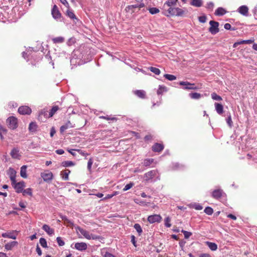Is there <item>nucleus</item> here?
<instances>
[{"instance_id":"1","label":"nucleus","mask_w":257,"mask_h":257,"mask_svg":"<svg viewBox=\"0 0 257 257\" xmlns=\"http://www.w3.org/2000/svg\"><path fill=\"white\" fill-rule=\"evenodd\" d=\"M7 123L10 129L15 130L18 127V119L14 116H10L7 119Z\"/></svg>"},{"instance_id":"2","label":"nucleus","mask_w":257,"mask_h":257,"mask_svg":"<svg viewBox=\"0 0 257 257\" xmlns=\"http://www.w3.org/2000/svg\"><path fill=\"white\" fill-rule=\"evenodd\" d=\"M209 24L210 25V28H209V31L212 34L215 35L219 32V23L217 22H215L214 21H210L209 22Z\"/></svg>"},{"instance_id":"3","label":"nucleus","mask_w":257,"mask_h":257,"mask_svg":"<svg viewBox=\"0 0 257 257\" xmlns=\"http://www.w3.org/2000/svg\"><path fill=\"white\" fill-rule=\"evenodd\" d=\"M41 176L44 181L47 183L51 182L53 178V173L49 170H46L41 173Z\"/></svg>"},{"instance_id":"4","label":"nucleus","mask_w":257,"mask_h":257,"mask_svg":"<svg viewBox=\"0 0 257 257\" xmlns=\"http://www.w3.org/2000/svg\"><path fill=\"white\" fill-rule=\"evenodd\" d=\"M179 84L184 86L183 88L185 90H196L197 89L194 83H191L188 81H180Z\"/></svg>"},{"instance_id":"5","label":"nucleus","mask_w":257,"mask_h":257,"mask_svg":"<svg viewBox=\"0 0 257 257\" xmlns=\"http://www.w3.org/2000/svg\"><path fill=\"white\" fill-rule=\"evenodd\" d=\"M158 171L153 170L150 171L144 174V179L146 181H149L156 176Z\"/></svg>"},{"instance_id":"6","label":"nucleus","mask_w":257,"mask_h":257,"mask_svg":"<svg viewBox=\"0 0 257 257\" xmlns=\"http://www.w3.org/2000/svg\"><path fill=\"white\" fill-rule=\"evenodd\" d=\"M162 218L161 215L159 214H154L150 215L148 217V221L150 223H154L155 222H160Z\"/></svg>"},{"instance_id":"7","label":"nucleus","mask_w":257,"mask_h":257,"mask_svg":"<svg viewBox=\"0 0 257 257\" xmlns=\"http://www.w3.org/2000/svg\"><path fill=\"white\" fill-rule=\"evenodd\" d=\"M75 228L76 229V231L77 232H80V233L86 239H90V233L87 230L83 229L82 228L80 227L79 226H77L75 227Z\"/></svg>"},{"instance_id":"8","label":"nucleus","mask_w":257,"mask_h":257,"mask_svg":"<svg viewBox=\"0 0 257 257\" xmlns=\"http://www.w3.org/2000/svg\"><path fill=\"white\" fill-rule=\"evenodd\" d=\"M51 14L53 18L56 20L60 18L61 17V14L56 5L53 6L51 11Z\"/></svg>"},{"instance_id":"9","label":"nucleus","mask_w":257,"mask_h":257,"mask_svg":"<svg viewBox=\"0 0 257 257\" xmlns=\"http://www.w3.org/2000/svg\"><path fill=\"white\" fill-rule=\"evenodd\" d=\"M18 112L21 114H30L32 110L30 107L28 106H21L18 109Z\"/></svg>"},{"instance_id":"10","label":"nucleus","mask_w":257,"mask_h":257,"mask_svg":"<svg viewBox=\"0 0 257 257\" xmlns=\"http://www.w3.org/2000/svg\"><path fill=\"white\" fill-rule=\"evenodd\" d=\"M25 187V183L24 181H22L19 182H18L17 184H16L15 186H14V189L16 190V192L18 193H22L23 191L24 188Z\"/></svg>"},{"instance_id":"11","label":"nucleus","mask_w":257,"mask_h":257,"mask_svg":"<svg viewBox=\"0 0 257 257\" xmlns=\"http://www.w3.org/2000/svg\"><path fill=\"white\" fill-rule=\"evenodd\" d=\"M17 231L16 230H13L10 232L3 233L2 236L3 237H7L15 239L17 238Z\"/></svg>"},{"instance_id":"12","label":"nucleus","mask_w":257,"mask_h":257,"mask_svg":"<svg viewBox=\"0 0 257 257\" xmlns=\"http://www.w3.org/2000/svg\"><path fill=\"white\" fill-rule=\"evenodd\" d=\"M145 5L144 3H140L139 4H136V5H130L126 7L125 10L126 11L130 12V11H132V13H134L135 11L134 10V9L136 8H139L141 9L142 8L145 7Z\"/></svg>"},{"instance_id":"13","label":"nucleus","mask_w":257,"mask_h":257,"mask_svg":"<svg viewBox=\"0 0 257 257\" xmlns=\"http://www.w3.org/2000/svg\"><path fill=\"white\" fill-rule=\"evenodd\" d=\"M75 248L81 251L85 250L87 248V244L83 242H77L75 244Z\"/></svg>"},{"instance_id":"14","label":"nucleus","mask_w":257,"mask_h":257,"mask_svg":"<svg viewBox=\"0 0 257 257\" xmlns=\"http://www.w3.org/2000/svg\"><path fill=\"white\" fill-rule=\"evenodd\" d=\"M237 12L244 16L248 15V8L246 6H241L237 9Z\"/></svg>"},{"instance_id":"15","label":"nucleus","mask_w":257,"mask_h":257,"mask_svg":"<svg viewBox=\"0 0 257 257\" xmlns=\"http://www.w3.org/2000/svg\"><path fill=\"white\" fill-rule=\"evenodd\" d=\"M223 193V190L218 189L214 190L212 193V197L216 199H218L221 197Z\"/></svg>"},{"instance_id":"16","label":"nucleus","mask_w":257,"mask_h":257,"mask_svg":"<svg viewBox=\"0 0 257 257\" xmlns=\"http://www.w3.org/2000/svg\"><path fill=\"white\" fill-rule=\"evenodd\" d=\"M10 154L12 158L13 159H20L21 155L19 154V150L18 148L13 149Z\"/></svg>"},{"instance_id":"17","label":"nucleus","mask_w":257,"mask_h":257,"mask_svg":"<svg viewBox=\"0 0 257 257\" xmlns=\"http://www.w3.org/2000/svg\"><path fill=\"white\" fill-rule=\"evenodd\" d=\"M185 166L183 164L179 163H174L172 164V169L174 171L183 170L185 169Z\"/></svg>"},{"instance_id":"18","label":"nucleus","mask_w":257,"mask_h":257,"mask_svg":"<svg viewBox=\"0 0 257 257\" xmlns=\"http://www.w3.org/2000/svg\"><path fill=\"white\" fill-rule=\"evenodd\" d=\"M179 3V1L178 0H168L167 1L164 5V9L167 7H172L174 6H176L177 4Z\"/></svg>"},{"instance_id":"19","label":"nucleus","mask_w":257,"mask_h":257,"mask_svg":"<svg viewBox=\"0 0 257 257\" xmlns=\"http://www.w3.org/2000/svg\"><path fill=\"white\" fill-rule=\"evenodd\" d=\"M74 126L72 124L70 121L68 120L65 124L60 127V131L61 133H63L65 130L69 128L73 127Z\"/></svg>"},{"instance_id":"20","label":"nucleus","mask_w":257,"mask_h":257,"mask_svg":"<svg viewBox=\"0 0 257 257\" xmlns=\"http://www.w3.org/2000/svg\"><path fill=\"white\" fill-rule=\"evenodd\" d=\"M164 149L163 145L159 143H156L152 146V150L155 152H160Z\"/></svg>"},{"instance_id":"21","label":"nucleus","mask_w":257,"mask_h":257,"mask_svg":"<svg viewBox=\"0 0 257 257\" xmlns=\"http://www.w3.org/2000/svg\"><path fill=\"white\" fill-rule=\"evenodd\" d=\"M42 229L46 231L49 235H52L54 234V230L47 224H44L42 226Z\"/></svg>"},{"instance_id":"22","label":"nucleus","mask_w":257,"mask_h":257,"mask_svg":"<svg viewBox=\"0 0 257 257\" xmlns=\"http://www.w3.org/2000/svg\"><path fill=\"white\" fill-rule=\"evenodd\" d=\"M18 242L16 241H11V242L5 244V249L7 250H12L13 247L17 246Z\"/></svg>"},{"instance_id":"23","label":"nucleus","mask_w":257,"mask_h":257,"mask_svg":"<svg viewBox=\"0 0 257 257\" xmlns=\"http://www.w3.org/2000/svg\"><path fill=\"white\" fill-rule=\"evenodd\" d=\"M227 11L224 9L219 7L216 10L214 14L216 16H221L225 15Z\"/></svg>"},{"instance_id":"24","label":"nucleus","mask_w":257,"mask_h":257,"mask_svg":"<svg viewBox=\"0 0 257 257\" xmlns=\"http://www.w3.org/2000/svg\"><path fill=\"white\" fill-rule=\"evenodd\" d=\"M205 244L208 246L212 251H215L217 249V245L214 242L206 241Z\"/></svg>"},{"instance_id":"25","label":"nucleus","mask_w":257,"mask_h":257,"mask_svg":"<svg viewBox=\"0 0 257 257\" xmlns=\"http://www.w3.org/2000/svg\"><path fill=\"white\" fill-rule=\"evenodd\" d=\"M215 110L219 114H221L223 112V105L218 103H215Z\"/></svg>"},{"instance_id":"26","label":"nucleus","mask_w":257,"mask_h":257,"mask_svg":"<svg viewBox=\"0 0 257 257\" xmlns=\"http://www.w3.org/2000/svg\"><path fill=\"white\" fill-rule=\"evenodd\" d=\"M37 128H38V125L36 122H31L29 124V130L30 132H32V133H35L36 132Z\"/></svg>"},{"instance_id":"27","label":"nucleus","mask_w":257,"mask_h":257,"mask_svg":"<svg viewBox=\"0 0 257 257\" xmlns=\"http://www.w3.org/2000/svg\"><path fill=\"white\" fill-rule=\"evenodd\" d=\"M135 95L141 98H145L146 96V92L143 90H138L134 92Z\"/></svg>"},{"instance_id":"28","label":"nucleus","mask_w":257,"mask_h":257,"mask_svg":"<svg viewBox=\"0 0 257 257\" xmlns=\"http://www.w3.org/2000/svg\"><path fill=\"white\" fill-rule=\"evenodd\" d=\"M27 167L26 165H24L21 168L20 175L21 176L24 178L27 177Z\"/></svg>"},{"instance_id":"29","label":"nucleus","mask_w":257,"mask_h":257,"mask_svg":"<svg viewBox=\"0 0 257 257\" xmlns=\"http://www.w3.org/2000/svg\"><path fill=\"white\" fill-rule=\"evenodd\" d=\"M53 42L55 44H60L62 43L65 41V38L63 37H58L56 38H54L52 39Z\"/></svg>"},{"instance_id":"30","label":"nucleus","mask_w":257,"mask_h":257,"mask_svg":"<svg viewBox=\"0 0 257 257\" xmlns=\"http://www.w3.org/2000/svg\"><path fill=\"white\" fill-rule=\"evenodd\" d=\"M8 174L10 179H13L16 177V171L12 168H10L8 170Z\"/></svg>"},{"instance_id":"31","label":"nucleus","mask_w":257,"mask_h":257,"mask_svg":"<svg viewBox=\"0 0 257 257\" xmlns=\"http://www.w3.org/2000/svg\"><path fill=\"white\" fill-rule=\"evenodd\" d=\"M70 173V171L67 169L65 170L63 172H61V175L64 180H68L69 179V174Z\"/></svg>"},{"instance_id":"32","label":"nucleus","mask_w":257,"mask_h":257,"mask_svg":"<svg viewBox=\"0 0 257 257\" xmlns=\"http://www.w3.org/2000/svg\"><path fill=\"white\" fill-rule=\"evenodd\" d=\"M154 162L153 159H146L142 162L143 166L145 167H149Z\"/></svg>"},{"instance_id":"33","label":"nucleus","mask_w":257,"mask_h":257,"mask_svg":"<svg viewBox=\"0 0 257 257\" xmlns=\"http://www.w3.org/2000/svg\"><path fill=\"white\" fill-rule=\"evenodd\" d=\"M190 4L196 7H200L202 5V0H192Z\"/></svg>"},{"instance_id":"34","label":"nucleus","mask_w":257,"mask_h":257,"mask_svg":"<svg viewBox=\"0 0 257 257\" xmlns=\"http://www.w3.org/2000/svg\"><path fill=\"white\" fill-rule=\"evenodd\" d=\"M167 11L169 15H172V16H176L177 8H173L172 7H169V8L167 10Z\"/></svg>"},{"instance_id":"35","label":"nucleus","mask_w":257,"mask_h":257,"mask_svg":"<svg viewBox=\"0 0 257 257\" xmlns=\"http://www.w3.org/2000/svg\"><path fill=\"white\" fill-rule=\"evenodd\" d=\"M75 163L71 161H65L62 162V166L65 167H68L74 166Z\"/></svg>"},{"instance_id":"36","label":"nucleus","mask_w":257,"mask_h":257,"mask_svg":"<svg viewBox=\"0 0 257 257\" xmlns=\"http://www.w3.org/2000/svg\"><path fill=\"white\" fill-rule=\"evenodd\" d=\"M66 16L72 20L77 19L74 13L70 10H68L66 12Z\"/></svg>"},{"instance_id":"37","label":"nucleus","mask_w":257,"mask_h":257,"mask_svg":"<svg viewBox=\"0 0 257 257\" xmlns=\"http://www.w3.org/2000/svg\"><path fill=\"white\" fill-rule=\"evenodd\" d=\"M190 97L192 99H197L201 97V94L199 93L194 92L189 94Z\"/></svg>"},{"instance_id":"38","label":"nucleus","mask_w":257,"mask_h":257,"mask_svg":"<svg viewBox=\"0 0 257 257\" xmlns=\"http://www.w3.org/2000/svg\"><path fill=\"white\" fill-rule=\"evenodd\" d=\"M164 77L170 81H173L176 79V77L172 74H166L164 75Z\"/></svg>"},{"instance_id":"39","label":"nucleus","mask_w":257,"mask_h":257,"mask_svg":"<svg viewBox=\"0 0 257 257\" xmlns=\"http://www.w3.org/2000/svg\"><path fill=\"white\" fill-rule=\"evenodd\" d=\"M134 227L139 233V235H140L143 232L141 225L138 223H136L135 224Z\"/></svg>"},{"instance_id":"40","label":"nucleus","mask_w":257,"mask_h":257,"mask_svg":"<svg viewBox=\"0 0 257 257\" xmlns=\"http://www.w3.org/2000/svg\"><path fill=\"white\" fill-rule=\"evenodd\" d=\"M39 242H40L41 245L43 247L46 248L48 247L47 241L44 238H43V237L40 238V240H39Z\"/></svg>"},{"instance_id":"41","label":"nucleus","mask_w":257,"mask_h":257,"mask_svg":"<svg viewBox=\"0 0 257 257\" xmlns=\"http://www.w3.org/2000/svg\"><path fill=\"white\" fill-rule=\"evenodd\" d=\"M59 107L58 106H54L51 108L50 112H49V116L50 117H52L54 113L58 110Z\"/></svg>"},{"instance_id":"42","label":"nucleus","mask_w":257,"mask_h":257,"mask_svg":"<svg viewBox=\"0 0 257 257\" xmlns=\"http://www.w3.org/2000/svg\"><path fill=\"white\" fill-rule=\"evenodd\" d=\"M204 212L207 214V215H212V213H213V209L210 207H206L204 210Z\"/></svg>"},{"instance_id":"43","label":"nucleus","mask_w":257,"mask_h":257,"mask_svg":"<svg viewBox=\"0 0 257 257\" xmlns=\"http://www.w3.org/2000/svg\"><path fill=\"white\" fill-rule=\"evenodd\" d=\"M149 70L156 75H159L161 73L160 69L156 67H150Z\"/></svg>"},{"instance_id":"44","label":"nucleus","mask_w":257,"mask_h":257,"mask_svg":"<svg viewBox=\"0 0 257 257\" xmlns=\"http://www.w3.org/2000/svg\"><path fill=\"white\" fill-rule=\"evenodd\" d=\"M165 225L167 227H170L171 226V218L169 216H167L165 218Z\"/></svg>"},{"instance_id":"45","label":"nucleus","mask_w":257,"mask_h":257,"mask_svg":"<svg viewBox=\"0 0 257 257\" xmlns=\"http://www.w3.org/2000/svg\"><path fill=\"white\" fill-rule=\"evenodd\" d=\"M23 195H26V194H28L30 196H32V190L31 188H27L26 189L22 191Z\"/></svg>"},{"instance_id":"46","label":"nucleus","mask_w":257,"mask_h":257,"mask_svg":"<svg viewBox=\"0 0 257 257\" xmlns=\"http://www.w3.org/2000/svg\"><path fill=\"white\" fill-rule=\"evenodd\" d=\"M211 98L213 100H217V101H220V100H222V97L221 96H220L219 95H218L215 93H212L211 94Z\"/></svg>"},{"instance_id":"47","label":"nucleus","mask_w":257,"mask_h":257,"mask_svg":"<svg viewBox=\"0 0 257 257\" xmlns=\"http://www.w3.org/2000/svg\"><path fill=\"white\" fill-rule=\"evenodd\" d=\"M148 10L149 11V12L152 15L157 14L160 12V10L157 8H149Z\"/></svg>"},{"instance_id":"48","label":"nucleus","mask_w":257,"mask_h":257,"mask_svg":"<svg viewBox=\"0 0 257 257\" xmlns=\"http://www.w3.org/2000/svg\"><path fill=\"white\" fill-rule=\"evenodd\" d=\"M100 118H101V119H106L107 120H117V118L115 117H110L108 115H106V116H100L99 117Z\"/></svg>"},{"instance_id":"49","label":"nucleus","mask_w":257,"mask_h":257,"mask_svg":"<svg viewBox=\"0 0 257 257\" xmlns=\"http://www.w3.org/2000/svg\"><path fill=\"white\" fill-rule=\"evenodd\" d=\"M185 11L182 9L177 8L176 15L177 16H182L184 15Z\"/></svg>"},{"instance_id":"50","label":"nucleus","mask_w":257,"mask_h":257,"mask_svg":"<svg viewBox=\"0 0 257 257\" xmlns=\"http://www.w3.org/2000/svg\"><path fill=\"white\" fill-rule=\"evenodd\" d=\"M181 232L184 234V237L186 239L190 237V236L192 235V233L191 232H189L184 230H182Z\"/></svg>"},{"instance_id":"51","label":"nucleus","mask_w":257,"mask_h":257,"mask_svg":"<svg viewBox=\"0 0 257 257\" xmlns=\"http://www.w3.org/2000/svg\"><path fill=\"white\" fill-rule=\"evenodd\" d=\"M134 185V183L130 182L129 184H126L123 189V191H126L131 189Z\"/></svg>"},{"instance_id":"52","label":"nucleus","mask_w":257,"mask_h":257,"mask_svg":"<svg viewBox=\"0 0 257 257\" xmlns=\"http://www.w3.org/2000/svg\"><path fill=\"white\" fill-rule=\"evenodd\" d=\"M93 163V161L92 158H90L87 163V169L89 170V171H90V172L91 171V167H92Z\"/></svg>"},{"instance_id":"53","label":"nucleus","mask_w":257,"mask_h":257,"mask_svg":"<svg viewBox=\"0 0 257 257\" xmlns=\"http://www.w3.org/2000/svg\"><path fill=\"white\" fill-rule=\"evenodd\" d=\"M226 120V122L228 124V125L230 127H231L232 126V119H231V115L230 113H229V115L228 116V117H227Z\"/></svg>"},{"instance_id":"54","label":"nucleus","mask_w":257,"mask_h":257,"mask_svg":"<svg viewBox=\"0 0 257 257\" xmlns=\"http://www.w3.org/2000/svg\"><path fill=\"white\" fill-rule=\"evenodd\" d=\"M239 42H240V44H250L254 42V39H249V40H242V41H240Z\"/></svg>"},{"instance_id":"55","label":"nucleus","mask_w":257,"mask_h":257,"mask_svg":"<svg viewBox=\"0 0 257 257\" xmlns=\"http://www.w3.org/2000/svg\"><path fill=\"white\" fill-rule=\"evenodd\" d=\"M101 253H104V254H103V256L104 257H115V256H114V255H113L112 254L107 252V251H105V252H104V249L102 250L101 251Z\"/></svg>"},{"instance_id":"56","label":"nucleus","mask_w":257,"mask_h":257,"mask_svg":"<svg viewBox=\"0 0 257 257\" xmlns=\"http://www.w3.org/2000/svg\"><path fill=\"white\" fill-rule=\"evenodd\" d=\"M57 243L59 246H63L65 244L64 241L62 239L61 237H57L56 238Z\"/></svg>"},{"instance_id":"57","label":"nucleus","mask_w":257,"mask_h":257,"mask_svg":"<svg viewBox=\"0 0 257 257\" xmlns=\"http://www.w3.org/2000/svg\"><path fill=\"white\" fill-rule=\"evenodd\" d=\"M224 29H225L226 30H231V31H234L235 30V29L234 28H232L231 27V26L230 24L229 23H226L224 25Z\"/></svg>"},{"instance_id":"58","label":"nucleus","mask_w":257,"mask_h":257,"mask_svg":"<svg viewBox=\"0 0 257 257\" xmlns=\"http://www.w3.org/2000/svg\"><path fill=\"white\" fill-rule=\"evenodd\" d=\"M90 239H92L93 240H97L100 239L101 238V236L99 235H96L95 234H90Z\"/></svg>"},{"instance_id":"59","label":"nucleus","mask_w":257,"mask_h":257,"mask_svg":"<svg viewBox=\"0 0 257 257\" xmlns=\"http://www.w3.org/2000/svg\"><path fill=\"white\" fill-rule=\"evenodd\" d=\"M199 21L200 23H204L206 21V17L205 16H200L199 17Z\"/></svg>"},{"instance_id":"60","label":"nucleus","mask_w":257,"mask_h":257,"mask_svg":"<svg viewBox=\"0 0 257 257\" xmlns=\"http://www.w3.org/2000/svg\"><path fill=\"white\" fill-rule=\"evenodd\" d=\"M7 130L3 127L1 124H0V136H2L3 134H6Z\"/></svg>"},{"instance_id":"61","label":"nucleus","mask_w":257,"mask_h":257,"mask_svg":"<svg viewBox=\"0 0 257 257\" xmlns=\"http://www.w3.org/2000/svg\"><path fill=\"white\" fill-rule=\"evenodd\" d=\"M214 7V4L212 2H209L207 4L206 8L209 10H212Z\"/></svg>"},{"instance_id":"62","label":"nucleus","mask_w":257,"mask_h":257,"mask_svg":"<svg viewBox=\"0 0 257 257\" xmlns=\"http://www.w3.org/2000/svg\"><path fill=\"white\" fill-rule=\"evenodd\" d=\"M166 89L165 87L164 86H160L158 91H157V93L158 94H162V93L163 92V91Z\"/></svg>"},{"instance_id":"63","label":"nucleus","mask_w":257,"mask_h":257,"mask_svg":"<svg viewBox=\"0 0 257 257\" xmlns=\"http://www.w3.org/2000/svg\"><path fill=\"white\" fill-rule=\"evenodd\" d=\"M36 251L39 256L42 255V250L38 244L36 246Z\"/></svg>"},{"instance_id":"64","label":"nucleus","mask_w":257,"mask_h":257,"mask_svg":"<svg viewBox=\"0 0 257 257\" xmlns=\"http://www.w3.org/2000/svg\"><path fill=\"white\" fill-rule=\"evenodd\" d=\"M199 257H212L211 255L207 253H201L199 255Z\"/></svg>"}]
</instances>
